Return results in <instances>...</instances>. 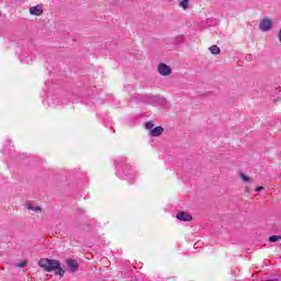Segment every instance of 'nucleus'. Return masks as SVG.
<instances>
[{
    "label": "nucleus",
    "mask_w": 281,
    "mask_h": 281,
    "mask_svg": "<svg viewBox=\"0 0 281 281\" xmlns=\"http://www.w3.org/2000/svg\"><path fill=\"white\" fill-rule=\"evenodd\" d=\"M115 168H116V177H119V179H124L125 181H128L130 183H133V181H135V168L131 167V165H128L126 162V157H120L117 158L115 161Z\"/></svg>",
    "instance_id": "1"
},
{
    "label": "nucleus",
    "mask_w": 281,
    "mask_h": 281,
    "mask_svg": "<svg viewBox=\"0 0 281 281\" xmlns=\"http://www.w3.org/2000/svg\"><path fill=\"white\" fill-rule=\"evenodd\" d=\"M38 267L44 269L47 273H52V271L55 272L56 276H65V270L60 267V261L56 259H47V258H42L38 261Z\"/></svg>",
    "instance_id": "2"
},
{
    "label": "nucleus",
    "mask_w": 281,
    "mask_h": 281,
    "mask_svg": "<svg viewBox=\"0 0 281 281\" xmlns=\"http://www.w3.org/2000/svg\"><path fill=\"white\" fill-rule=\"evenodd\" d=\"M273 29V22L269 18H265L259 23L260 32H269Z\"/></svg>",
    "instance_id": "3"
},
{
    "label": "nucleus",
    "mask_w": 281,
    "mask_h": 281,
    "mask_svg": "<svg viewBox=\"0 0 281 281\" xmlns=\"http://www.w3.org/2000/svg\"><path fill=\"white\" fill-rule=\"evenodd\" d=\"M158 74H160V76H170V74H172V69L166 64H159Z\"/></svg>",
    "instance_id": "4"
},
{
    "label": "nucleus",
    "mask_w": 281,
    "mask_h": 281,
    "mask_svg": "<svg viewBox=\"0 0 281 281\" xmlns=\"http://www.w3.org/2000/svg\"><path fill=\"white\" fill-rule=\"evenodd\" d=\"M66 265H67V267H68V269H69V271L71 272V273H76V271H78V260H76V259H68L67 261H66Z\"/></svg>",
    "instance_id": "5"
},
{
    "label": "nucleus",
    "mask_w": 281,
    "mask_h": 281,
    "mask_svg": "<svg viewBox=\"0 0 281 281\" xmlns=\"http://www.w3.org/2000/svg\"><path fill=\"white\" fill-rule=\"evenodd\" d=\"M176 218H178V221H184V223H188L192 221V215H190L188 212L181 211L176 215Z\"/></svg>",
    "instance_id": "6"
},
{
    "label": "nucleus",
    "mask_w": 281,
    "mask_h": 281,
    "mask_svg": "<svg viewBox=\"0 0 281 281\" xmlns=\"http://www.w3.org/2000/svg\"><path fill=\"white\" fill-rule=\"evenodd\" d=\"M161 133H164V127H161V126H156L150 131L151 137H159V135H161Z\"/></svg>",
    "instance_id": "7"
},
{
    "label": "nucleus",
    "mask_w": 281,
    "mask_h": 281,
    "mask_svg": "<svg viewBox=\"0 0 281 281\" xmlns=\"http://www.w3.org/2000/svg\"><path fill=\"white\" fill-rule=\"evenodd\" d=\"M30 14H33L35 16H41V14H43V10L41 9V7H32L30 9Z\"/></svg>",
    "instance_id": "8"
},
{
    "label": "nucleus",
    "mask_w": 281,
    "mask_h": 281,
    "mask_svg": "<svg viewBox=\"0 0 281 281\" xmlns=\"http://www.w3.org/2000/svg\"><path fill=\"white\" fill-rule=\"evenodd\" d=\"M209 49L213 56H218V54H221V48L216 45L211 46Z\"/></svg>",
    "instance_id": "9"
},
{
    "label": "nucleus",
    "mask_w": 281,
    "mask_h": 281,
    "mask_svg": "<svg viewBox=\"0 0 281 281\" xmlns=\"http://www.w3.org/2000/svg\"><path fill=\"white\" fill-rule=\"evenodd\" d=\"M180 8H183V10H188V5H190V0H182L179 3Z\"/></svg>",
    "instance_id": "10"
},
{
    "label": "nucleus",
    "mask_w": 281,
    "mask_h": 281,
    "mask_svg": "<svg viewBox=\"0 0 281 281\" xmlns=\"http://www.w3.org/2000/svg\"><path fill=\"white\" fill-rule=\"evenodd\" d=\"M154 127H155V124L153 123V121H149V122L145 123V128L147 131H153Z\"/></svg>",
    "instance_id": "11"
},
{
    "label": "nucleus",
    "mask_w": 281,
    "mask_h": 281,
    "mask_svg": "<svg viewBox=\"0 0 281 281\" xmlns=\"http://www.w3.org/2000/svg\"><path fill=\"white\" fill-rule=\"evenodd\" d=\"M173 43H175V45H179V44L183 43V35L177 36L173 40Z\"/></svg>",
    "instance_id": "12"
},
{
    "label": "nucleus",
    "mask_w": 281,
    "mask_h": 281,
    "mask_svg": "<svg viewBox=\"0 0 281 281\" xmlns=\"http://www.w3.org/2000/svg\"><path fill=\"white\" fill-rule=\"evenodd\" d=\"M150 100L157 101V100H159V97L145 95V102L150 103Z\"/></svg>",
    "instance_id": "13"
},
{
    "label": "nucleus",
    "mask_w": 281,
    "mask_h": 281,
    "mask_svg": "<svg viewBox=\"0 0 281 281\" xmlns=\"http://www.w3.org/2000/svg\"><path fill=\"white\" fill-rule=\"evenodd\" d=\"M278 240H280V236L278 235H272L269 237L270 243H278Z\"/></svg>",
    "instance_id": "14"
},
{
    "label": "nucleus",
    "mask_w": 281,
    "mask_h": 281,
    "mask_svg": "<svg viewBox=\"0 0 281 281\" xmlns=\"http://www.w3.org/2000/svg\"><path fill=\"white\" fill-rule=\"evenodd\" d=\"M29 209L33 210V212H41V206H34L32 204H29Z\"/></svg>",
    "instance_id": "15"
},
{
    "label": "nucleus",
    "mask_w": 281,
    "mask_h": 281,
    "mask_svg": "<svg viewBox=\"0 0 281 281\" xmlns=\"http://www.w3.org/2000/svg\"><path fill=\"white\" fill-rule=\"evenodd\" d=\"M15 267H19V268L27 267V261L19 262L15 265Z\"/></svg>",
    "instance_id": "16"
},
{
    "label": "nucleus",
    "mask_w": 281,
    "mask_h": 281,
    "mask_svg": "<svg viewBox=\"0 0 281 281\" xmlns=\"http://www.w3.org/2000/svg\"><path fill=\"white\" fill-rule=\"evenodd\" d=\"M240 178L243 181H245L246 183L249 182V177H247L245 173H240Z\"/></svg>",
    "instance_id": "17"
},
{
    "label": "nucleus",
    "mask_w": 281,
    "mask_h": 281,
    "mask_svg": "<svg viewBox=\"0 0 281 281\" xmlns=\"http://www.w3.org/2000/svg\"><path fill=\"white\" fill-rule=\"evenodd\" d=\"M262 190H265V187H257V188L255 189L256 192H262Z\"/></svg>",
    "instance_id": "18"
},
{
    "label": "nucleus",
    "mask_w": 281,
    "mask_h": 281,
    "mask_svg": "<svg viewBox=\"0 0 281 281\" xmlns=\"http://www.w3.org/2000/svg\"><path fill=\"white\" fill-rule=\"evenodd\" d=\"M194 247H196V244H194Z\"/></svg>",
    "instance_id": "19"
}]
</instances>
